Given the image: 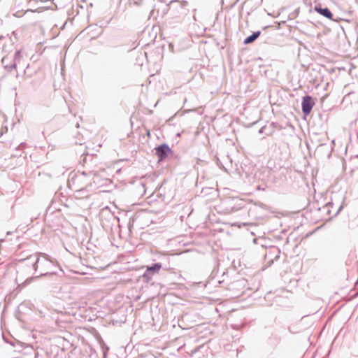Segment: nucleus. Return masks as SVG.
<instances>
[{
	"mask_svg": "<svg viewBox=\"0 0 358 358\" xmlns=\"http://www.w3.org/2000/svg\"><path fill=\"white\" fill-rule=\"evenodd\" d=\"M27 262L31 264V268H35V273H38L35 278L41 276H51L57 278V263L55 259H51L47 254L43 252H36L30 255Z\"/></svg>",
	"mask_w": 358,
	"mask_h": 358,
	"instance_id": "f257e3e1",
	"label": "nucleus"
},
{
	"mask_svg": "<svg viewBox=\"0 0 358 358\" xmlns=\"http://www.w3.org/2000/svg\"><path fill=\"white\" fill-rule=\"evenodd\" d=\"M93 157L92 156H84L83 159H80V162L83 163V165L85 168V170L83 171L80 173L78 174L76 177V180L78 182L82 180L83 177H91L96 176V173L94 170H92L89 167L88 160H92Z\"/></svg>",
	"mask_w": 358,
	"mask_h": 358,
	"instance_id": "f03ea898",
	"label": "nucleus"
},
{
	"mask_svg": "<svg viewBox=\"0 0 358 358\" xmlns=\"http://www.w3.org/2000/svg\"><path fill=\"white\" fill-rule=\"evenodd\" d=\"M162 268V264L160 262L155 263L150 266H148L145 271L143 275L144 280L147 282H150L152 277L157 274L160 269Z\"/></svg>",
	"mask_w": 358,
	"mask_h": 358,
	"instance_id": "7ed1b4c3",
	"label": "nucleus"
},
{
	"mask_svg": "<svg viewBox=\"0 0 358 358\" xmlns=\"http://www.w3.org/2000/svg\"><path fill=\"white\" fill-rule=\"evenodd\" d=\"M171 153H172V150L166 143H162L155 148V155L157 156L159 162L167 158Z\"/></svg>",
	"mask_w": 358,
	"mask_h": 358,
	"instance_id": "20e7f679",
	"label": "nucleus"
},
{
	"mask_svg": "<svg viewBox=\"0 0 358 358\" xmlns=\"http://www.w3.org/2000/svg\"><path fill=\"white\" fill-rule=\"evenodd\" d=\"M315 105V101L310 95H306L302 99L301 108L302 113L304 115H308L312 110L313 107Z\"/></svg>",
	"mask_w": 358,
	"mask_h": 358,
	"instance_id": "39448f33",
	"label": "nucleus"
},
{
	"mask_svg": "<svg viewBox=\"0 0 358 358\" xmlns=\"http://www.w3.org/2000/svg\"><path fill=\"white\" fill-rule=\"evenodd\" d=\"M280 250L277 247H271L269 250L265 254V260L267 264L271 265L274 260H278L280 258Z\"/></svg>",
	"mask_w": 358,
	"mask_h": 358,
	"instance_id": "423d86ee",
	"label": "nucleus"
},
{
	"mask_svg": "<svg viewBox=\"0 0 358 358\" xmlns=\"http://www.w3.org/2000/svg\"><path fill=\"white\" fill-rule=\"evenodd\" d=\"M314 10L329 20H334L331 11L327 7H322L320 3L315 5Z\"/></svg>",
	"mask_w": 358,
	"mask_h": 358,
	"instance_id": "0eeeda50",
	"label": "nucleus"
},
{
	"mask_svg": "<svg viewBox=\"0 0 358 358\" xmlns=\"http://www.w3.org/2000/svg\"><path fill=\"white\" fill-rule=\"evenodd\" d=\"M30 255H28L26 257L20 258L19 259V262L20 263V265L19 266V269H24L27 272L28 274H34L32 272H35L34 268H31V264L27 262V259L29 257Z\"/></svg>",
	"mask_w": 358,
	"mask_h": 358,
	"instance_id": "6e6552de",
	"label": "nucleus"
},
{
	"mask_svg": "<svg viewBox=\"0 0 358 358\" xmlns=\"http://www.w3.org/2000/svg\"><path fill=\"white\" fill-rule=\"evenodd\" d=\"M1 63L5 69L10 72L13 69L16 68V63L14 59L9 57H4L1 59Z\"/></svg>",
	"mask_w": 358,
	"mask_h": 358,
	"instance_id": "1a4fd4ad",
	"label": "nucleus"
},
{
	"mask_svg": "<svg viewBox=\"0 0 358 358\" xmlns=\"http://www.w3.org/2000/svg\"><path fill=\"white\" fill-rule=\"evenodd\" d=\"M261 34V31H257L253 32L251 35L246 37L244 41V44H250L253 43Z\"/></svg>",
	"mask_w": 358,
	"mask_h": 358,
	"instance_id": "9d476101",
	"label": "nucleus"
},
{
	"mask_svg": "<svg viewBox=\"0 0 358 358\" xmlns=\"http://www.w3.org/2000/svg\"><path fill=\"white\" fill-rule=\"evenodd\" d=\"M332 203H327L325 206L322 207V209L327 212V214H330V207L332 206Z\"/></svg>",
	"mask_w": 358,
	"mask_h": 358,
	"instance_id": "9b49d317",
	"label": "nucleus"
},
{
	"mask_svg": "<svg viewBox=\"0 0 358 358\" xmlns=\"http://www.w3.org/2000/svg\"><path fill=\"white\" fill-rule=\"evenodd\" d=\"M41 8H43V7H38V8H36L35 9H28L26 11V13H27V12H31V13L40 12Z\"/></svg>",
	"mask_w": 358,
	"mask_h": 358,
	"instance_id": "f8f14e48",
	"label": "nucleus"
},
{
	"mask_svg": "<svg viewBox=\"0 0 358 358\" xmlns=\"http://www.w3.org/2000/svg\"><path fill=\"white\" fill-rule=\"evenodd\" d=\"M20 50H17L15 54H14V57L12 58V59H14V61L15 62V59L20 56Z\"/></svg>",
	"mask_w": 358,
	"mask_h": 358,
	"instance_id": "ddd939ff",
	"label": "nucleus"
},
{
	"mask_svg": "<svg viewBox=\"0 0 358 358\" xmlns=\"http://www.w3.org/2000/svg\"><path fill=\"white\" fill-rule=\"evenodd\" d=\"M26 145L27 144L25 143H21L17 149H20L21 148H24L26 146Z\"/></svg>",
	"mask_w": 358,
	"mask_h": 358,
	"instance_id": "4468645a",
	"label": "nucleus"
},
{
	"mask_svg": "<svg viewBox=\"0 0 358 358\" xmlns=\"http://www.w3.org/2000/svg\"><path fill=\"white\" fill-rule=\"evenodd\" d=\"M33 279V277H30V278H28L27 279H26V280L24 281V283L27 284L29 283L30 281H31V280Z\"/></svg>",
	"mask_w": 358,
	"mask_h": 358,
	"instance_id": "2eb2a0df",
	"label": "nucleus"
},
{
	"mask_svg": "<svg viewBox=\"0 0 358 358\" xmlns=\"http://www.w3.org/2000/svg\"><path fill=\"white\" fill-rule=\"evenodd\" d=\"M265 129V127H262L259 130V134H263L264 133V130Z\"/></svg>",
	"mask_w": 358,
	"mask_h": 358,
	"instance_id": "dca6fc26",
	"label": "nucleus"
},
{
	"mask_svg": "<svg viewBox=\"0 0 358 358\" xmlns=\"http://www.w3.org/2000/svg\"><path fill=\"white\" fill-rule=\"evenodd\" d=\"M288 330H289V331L290 333H292V334H293V333H294V331L291 329V327H290L288 328Z\"/></svg>",
	"mask_w": 358,
	"mask_h": 358,
	"instance_id": "f3484780",
	"label": "nucleus"
},
{
	"mask_svg": "<svg viewBox=\"0 0 358 358\" xmlns=\"http://www.w3.org/2000/svg\"><path fill=\"white\" fill-rule=\"evenodd\" d=\"M341 207H340V208H339V209L336 211V213L335 215H337V214L338 213V212H339V210H341Z\"/></svg>",
	"mask_w": 358,
	"mask_h": 358,
	"instance_id": "a211bd4d",
	"label": "nucleus"
},
{
	"mask_svg": "<svg viewBox=\"0 0 358 358\" xmlns=\"http://www.w3.org/2000/svg\"><path fill=\"white\" fill-rule=\"evenodd\" d=\"M11 234V232L10 231H8L7 232V235H10Z\"/></svg>",
	"mask_w": 358,
	"mask_h": 358,
	"instance_id": "6ab92c4d",
	"label": "nucleus"
},
{
	"mask_svg": "<svg viewBox=\"0 0 358 358\" xmlns=\"http://www.w3.org/2000/svg\"><path fill=\"white\" fill-rule=\"evenodd\" d=\"M357 157H358V155H357Z\"/></svg>",
	"mask_w": 358,
	"mask_h": 358,
	"instance_id": "aec40b11",
	"label": "nucleus"
}]
</instances>
